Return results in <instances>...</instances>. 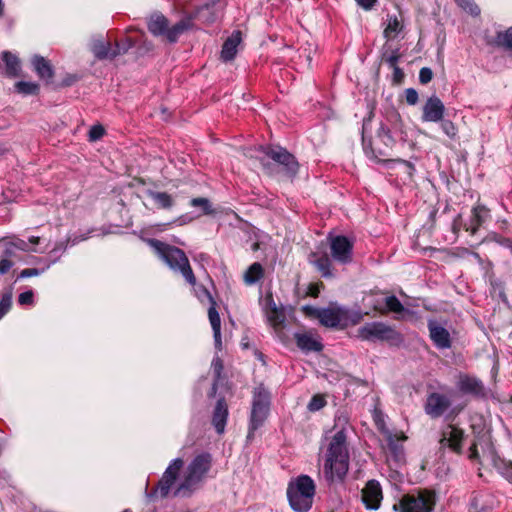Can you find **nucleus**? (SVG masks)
Returning <instances> with one entry per match:
<instances>
[{
  "mask_svg": "<svg viewBox=\"0 0 512 512\" xmlns=\"http://www.w3.org/2000/svg\"><path fill=\"white\" fill-rule=\"evenodd\" d=\"M265 276V270L261 263H252L244 272L243 281L246 285L251 286L263 279Z\"/></svg>",
  "mask_w": 512,
  "mask_h": 512,
  "instance_id": "obj_28",
  "label": "nucleus"
},
{
  "mask_svg": "<svg viewBox=\"0 0 512 512\" xmlns=\"http://www.w3.org/2000/svg\"><path fill=\"white\" fill-rule=\"evenodd\" d=\"M114 47H112L111 43L109 41L104 40H97L94 41L92 45V52L95 55V57L99 60L103 59H113L112 53H113Z\"/></svg>",
  "mask_w": 512,
  "mask_h": 512,
  "instance_id": "obj_31",
  "label": "nucleus"
},
{
  "mask_svg": "<svg viewBox=\"0 0 512 512\" xmlns=\"http://www.w3.org/2000/svg\"><path fill=\"white\" fill-rule=\"evenodd\" d=\"M358 337L369 342H386L390 346L399 347L404 338L395 328L383 322L365 323L358 329Z\"/></svg>",
  "mask_w": 512,
  "mask_h": 512,
  "instance_id": "obj_9",
  "label": "nucleus"
},
{
  "mask_svg": "<svg viewBox=\"0 0 512 512\" xmlns=\"http://www.w3.org/2000/svg\"><path fill=\"white\" fill-rule=\"evenodd\" d=\"M34 302V293L32 290L22 292L18 296V303L20 305H32Z\"/></svg>",
  "mask_w": 512,
  "mask_h": 512,
  "instance_id": "obj_53",
  "label": "nucleus"
},
{
  "mask_svg": "<svg viewBox=\"0 0 512 512\" xmlns=\"http://www.w3.org/2000/svg\"><path fill=\"white\" fill-rule=\"evenodd\" d=\"M267 317L274 329L278 330L284 327L286 316L283 308H278L276 304H273L272 311H267Z\"/></svg>",
  "mask_w": 512,
  "mask_h": 512,
  "instance_id": "obj_32",
  "label": "nucleus"
},
{
  "mask_svg": "<svg viewBox=\"0 0 512 512\" xmlns=\"http://www.w3.org/2000/svg\"><path fill=\"white\" fill-rule=\"evenodd\" d=\"M32 65L38 77L46 81L52 80L54 70L51 63L40 55H35L32 59Z\"/></svg>",
  "mask_w": 512,
  "mask_h": 512,
  "instance_id": "obj_26",
  "label": "nucleus"
},
{
  "mask_svg": "<svg viewBox=\"0 0 512 512\" xmlns=\"http://www.w3.org/2000/svg\"><path fill=\"white\" fill-rule=\"evenodd\" d=\"M148 243L170 269L180 272L190 285H197L196 277L189 263V259L182 249L158 239H149Z\"/></svg>",
  "mask_w": 512,
  "mask_h": 512,
  "instance_id": "obj_3",
  "label": "nucleus"
},
{
  "mask_svg": "<svg viewBox=\"0 0 512 512\" xmlns=\"http://www.w3.org/2000/svg\"><path fill=\"white\" fill-rule=\"evenodd\" d=\"M440 126H441L442 131L450 139H454L456 137L458 129H457L456 125L451 120L443 118L442 121H440Z\"/></svg>",
  "mask_w": 512,
  "mask_h": 512,
  "instance_id": "obj_43",
  "label": "nucleus"
},
{
  "mask_svg": "<svg viewBox=\"0 0 512 512\" xmlns=\"http://www.w3.org/2000/svg\"><path fill=\"white\" fill-rule=\"evenodd\" d=\"M294 339L297 347L304 352H320L323 349L322 343L310 333H295Z\"/></svg>",
  "mask_w": 512,
  "mask_h": 512,
  "instance_id": "obj_22",
  "label": "nucleus"
},
{
  "mask_svg": "<svg viewBox=\"0 0 512 512\" xmlns=\"http://www.w3.org/2000/svg\"><path fill=\"white\" fill-rule=\"evenodd\" d=\"M433 78V71L429 67H422L419 71V82L423 85L428 84Z\"/></svg>",
  "mask_w": 512,
  "mask_h": 512,
  "instance_id": "obj_51",
  "label": "nucleus"
},
{
  "mask_svg": "<svg viewBox=\"0 0 512 512\" xmlns=\"http://www.w3.org/2000/svg\"><path fill=\"white\" fill-rule=\"evenodd\" d=\"M105 135V128L101 124L93 125L88 133V139L91 142H95L101 139Z\"/></svg>",
  "mask_w": 512,
  "mask_h": 512,
  "instance_id": "obj_47",
  "label": "nucleus"
},
{
  "mask_svg": "<svg viewBox=\"0 0 512 512\" xmlns=\"http://www.w3.org/2000/svg\"><path fill=\"white\" fill-rule=\"evenodd\" d=\"M347 311L342 308H323L319 322L329 328L346 327Z\"/></svg>",
  "mask_w": 512,
  "mask_h": 512,
  "instance_id": "obj_16",
  "label": "nucleus"
},
{
  "mask_svg": "<svg viewBox=\"0 0 512 512\" xmlns=\"http://www.w3.org/2000/svg\"><path fill=\"white\" fill-rule=\"evenodd\" d=\"M212 369L216 379H219L224 369V364L220 357H216L213 359Z\"/></svg>",
  "mask_w": 512,
  "mask_h": 512,
  "instance_id": "obj_54",
  "label": "nucleus"
},
{
  "mask_svg": "<svg viewBox=\"0 0 512 512\" xmlns=\"http://www.w3.org/2000/svg\"><path fill=\"white\" fill-rule=\"evenodd\" d=\"M373 420L375 425L379 430H383L385 427V422L383 418V413L381 410L375 409L373 413Z\"/></svg>",
  "mask_w": 512,
  "mask_h": 512,
  "instance_id": "obj_56",
  "label": "nucleus"
},
{
  "mask_svg": "<svg viewBox=\"0 0 512 512\" xmlns=\"http://www.w3.org/2000/svg\"><path fill=\"white\" fill-rule=\"evenodd\" d=\"M349 469V452L344 429L337 431L328 446L324 470L327 478L343 480Z\"/></svg>",
  "mask_w": 512,
  "mask_h": 512,
  "instance_id": "obj_2",
  "label": "nucleus"
},
{
  "mask_svg": "<svg viewBox=\"0 0 512 512\" xmlns=\"http://www.w3.org/2000/svg\"><path fill=\"white\" fill-rule=\"evenodd\" d=\"M355 2L362 9L369 11L378 3V0H355Z\"/></svg>",
  "mask_w": 512,
  "mask_h": 512,
  "instance_id": "obj_57",
  "label": "nucleus"
},
{
  "mask_svg": "<svg viewBox=\"0 0 512 512\" xmlns=\"http://www.w3.org/2000/svg\"><path fill=\"white\" fill-rule=\"evenodd\" d=\"M469 458L471 460H478L479 459V452H478V448H477V443L474 442L471 444L470 448H469Z\"/></svg>",
  "mask_w": 512,
  "mask_h": 512,
  "instance_id": "obj_59",
  "label": "nucleus"
},
{
  "mask_svg": "<svg viewBox=\"0 0 512 512\" xmlns=\"http://www.w3.org/2000/svg\"><path fill=\"white\" fill-rule=\"evenodd\" d=\"M459 6L469 12L471 15L477 16L480 14V8L472 0H455Z\"/></svg>",
  "mask_w": 512,
  "mask_h": 512,
  "instance_id": "obj_46",
  "label": "nucleus"
},
{
  "mask_svg": "<svg viewBox=\"0 0 512 512\" xmlns=\"http://www.w3.org/2000/svg\"><path fill=\"white\" fill-rule=\"evenodd\" d=\"M40 274H41V270H39L37 268H25L19 273L17 280L34 277V276H39Z\"/></svg>",
  "mask_w": 512,
  "mask_h": 512,
  "instance_id": "obj_55",
  "label": "nucleus"
},
{
  "mask_svg": "<svg viewBox=\"0 0 512 512\" xmlns=\"http://www.w3.org/2000/svg\"><path fill=\"white\" fill-rule=\"evenodd\" d=\"M429 336L434 345L439 349H449L452 341L449 331L434 320L428 322Z\"/></svg>",
  "mask_w": 512,
  "mask_h": 512,
  "instance_id": "obj_17",
  "label": "nucleus"
},
{
  "mask_svg": "<svg viewBox=\"0 0 512 512\" xmlns=\"http://www.w3.org/2000/svg\"><path fill=\"white\" fill-rule=\"evenodd\" d=\"M451 406L450 399L441 393L432 392L427 396L425 413L432 419L440 418Z\"/></svg>",
  "mask_w": 512,
  "mask_h": 512,
  "instance_id": "obj_14",
  "label": "nucleus"
},
{
  "mask_svg": "<svg viewBox=\"0 0 512 512\" xmlns=\"http://www.w3.org/2000/svg\"><path fill=\"white\" fill-rule=\"evenodd\" d=\"M391 69H393L392 84L393 85H401L405 79V73H404L403 69L400 68L398 65L391 67Z\"/></svg>",
  "mask_w": 512,
  "mask_h": 512,
  "instance_id": "obj_52",
  "label": "nucleus"
},
{
  "mask_svg": "<svg viewBox=\"0 0 512 512\" xmlns=\"http://www.w3.org/2000/svg\"><path fill=\"white\" fill-rule=\"evenodd\" d=\"M310 263L313 264L323 278H332V262L327 254L318 255L316 252L310 254Z\"/></svg>",
  "mask_w": 512,
  "mask_h": 512,
  "instance_id": "obj_24",
  "label": "nucleus"
},
{
  "mask_svg": "<svg viewBox=\"0 0 512 512\" xmlns=\"http://www.w3.org/2000/svg\"><path fill=\"white\" fill-rule=\"evenodd\" d=\"M212 467V455L208 452L198 454L186 468L184 479L174 491V496L189 497L198 489Z\"/></svg>",
  "mask_w": 512,
  "mask_h": 512,
  "instance_id": "obj_4",
  "label": "nucleus"
},
{
  "mask_svg": "<svg viewBox=\"0 0 512 512\" xmlns=\"http://www.w3.org/2000/svg\"><path fill=\"white\" fill-rule=\"evenodd\" d=\"M402 27L397 16H389L388 24L384 29L383 35L386 39H392L402 30Z\"/></svg>",
  "mask_w": 512,
  "mask_h": 512,
  "instance_id": "obj_35",
  "label": "nucleus"
},
{
  "mask_svg": "<svg viewBox=\"0 0 512 512\" xmlns=\"http://www.w3.org/2000/svg\"><path fill=\"white\" fill-rule=\"evenodd\" d=\"M392 162H398V163H401L403 165H405L408 169V174L409 176H412L414 171H415V166L412 162L408 161V160H404V159H400V158H397V159H392L391 160V163Z\"/></svg>",
  "mask_w": 512,
  "mask_h": 512,
  "instance_id": "obj_58",
  "label": "nucleus"
},
{
  "mask_svg": "<svg viewBox=\"0 0 512 512\" xmlns=\"http://www.w3.org/2000/svg\"><path fill=\"white\" fill-rule=\"evenodd\" d=\"M353 246V242L346 236L337 235L330 238L331 256L341 264L352 262Z\"/></svg>",
  "mask_w": 512,
  "mask_h": 512,
  "instance_id": "obj_11",
  "label": "nucleus"
},
{
  "mask_svg": "<svg viewBox=\"0 0 512 512\" xmlns=\"http://www.w3.org/2000/svg\"><path fill=\"white\" fill-rule=\"evenodd\" d=\"M12 291L4 292L0 298V320L12 309Z\"/></svg>",
  "mask_w": 512,
  "mask_h": 512,
  "instance_id": "obj_39",
  "label": "nucleus"
},
{
  "mask_svg": "<svg viewBox=\"0 0 512 512\" xmlns=\"http://www.w3.org/2000/svg\"><path fill=\"white\" fill-rule=\"evenodd\" d=\"M371 116L372 114L368 118H365L362 125V145L364 153L367 157L378 163H391L392 159L389 158V156L396 141L392 137L390 129L383 123H381L377 129L375 138L367 139L366 133L371 124Z\"/></svg>",
  "mask_w": 512,
  "mask_h": 512,
  "instance_id": "obj_1",
  "label": "nucleus"
},
{
  "mask_svg": "<svg viewBox=\"0 0 512 512\" xmlns=\"http://www.w3.org/2000/svg\"><path fill=\"white\" fill-rule=\"evenodd\" d=\"M213 338H214L215 348L220 351L222 349L221 331L213 332Z\"/></svg>",
  "mask_w": 512,
  "mask_h": 512,
  "instance_id": "obj_60",
  "label": "nucleus"
},
{
  "mask_svg": "<svg viewBox=\"0 0 512 512\" xmlns=\"http://www.w3.org/2000/svg\"><path fill=\"white\" fill-rule=\"evenodd\" d=\"M242 41V33L239 30H235L232 32L231 36H229L223 43L221 49V59L224 62L232 61L237 54V47Z\"/></svg>",
  "mask_w": 512,
  "mask_h": 512,
  "instance_id": "obj_21",
  "label": "nucleus"
},
{
  "mask_svg": "<svg viewBox=\"0 0 512 512\" xmlns=\"http://www.w3.org/2000/svg\"><path fill=\"white\" fill-rule=\"evenodd\" d=\"M265 301H266V306H267L268 311H272L273 304H276L274 299H273L272 294H268L266 296V298H265Z\"/></svg>",
  "mask_w": 512,
  "mask_h": 512,
  "instance_id": "obj_62",
  "label": "nucleus"
},
{
  "mask_svg": "<svg viewBox=\"0 0 512 512\" xmlns=\"http://www.w3.org/2000/svg\"><path fill=\"white\" fill-rule=\"evenodd\" d=\"M270 393L262 385L255 388L253 392L252 408L249 418L247 439L254 438L255 432L261 428L270 411Z\"/></svg>",
  "mask_w": 512,
  "mask_h": 512,
  "instance_id": "obj_8",
  "label": "nucleus"
},
{
  "mask_svg": "<svg viewBox=\"0 0 512 512\" xmlns=\"http://www.w3.org/2000/svg\"><path fill=\"white\" fill-rule=\"evenodd\" d=\"M464 437L463 429L449 424L446 430L442 431L439 443L442 447H448L452 452L460 455L463 451Z\"/></svg>",
  "mask_w": 512,
  "mask_h": 512,
  "instance_id": "obj_12",
  "label": "nucleus"
},
{
  "mask_svg": "<svg viewBox=\"0 0 512 512\" xmlns=\"http://www.w3.org/2000/svg\"><path fill=\"white\" fill-rule=\"evenodd\" d=\"M228 415L229 410L226 399L224 397H220L215 404L212 415V425L219 435L223 434L225 431Z\"/></svg>",
  "mask_w": 512,
  "mask_h": 512,
  "instance_id": "obj_19",
  "label": "nucleus"
},
{
  "mask_svg": "<svg viewBox=\"0 0 512 512\" xmlns=\"http://www.w3.org/2000/svg\"><path fill=\"white\" fill-rule=\"evenodd\" d=\"M402 54L399 48H393L385 44L381 49L380 62L387 64L389 68L397 66Z\"/></svg>",
  "mask_w": 512,
  "mask_h": 512,
  "instance_id": "obj_29",
  "label": "nucleus"
},
{
  "mask_svg": "<svg viewBox=\"0 0 512 512\" xmlns=\"http://www.w3.org/2000/svg\"><path fill=\"white\" fill-rule=\"evenodd\" d=\"M15 91L22 95H38L39 84L35 82L18 81L14 84Z\"/></svg>",
  "mask_w": 512,
  "mask_h": 512,
  "instance_id": "obj_33",
  "label": "nucleus"
},
{
  "mask_svg": "<svg viewBox=\"0 0 512 512\" xmlns=\"http://www.w3.org/2000/svg\"><path fill=\"white\" fill-rule=\"evenodd\" d=\"M315 494V482L306 474H301L288 483L287 499L295 512H308L313 505Z\"/></svg>",
  "mask_w": 512,
  "mask_h": 512,
  "instance_id": "obj_5",
  "label": "nucleus"
},
{
  "mask_svg": "<svg viewBox=\"0 0 512 512\" xmlns=\"http://www.w3.org/2000/svg\"><path fill=\"white\" fill-rule=\"evenodd\" d=\"M263 153L271 159L274 164L263 163L264 169L268 174L273 175L275 172V165L278 166V173H281L286 178H294L299 170V163L295 156L291 154L286 148L281 146L268 145L262 147Z\"/></svg>",
  "mask_w": 512,
  "mask_h": 512,
  "instance_id": "obj_6",
  "label": "nucleus"
},
{
  "mask_svg": "<svg viewBox=\"0 0 512 512\" xmlns=\"http://www.w3.org/2000/svg\"><path fill=\"white\" fill-rule=\"evenodd\" d=\"M147 197L151 198L158 209L170 210L174 206L172 195L167 192H159L154 190L146 191Z\"/></svg>",
  "mask_w": 512,
  "mask_h": 512,
  "instance_id": "obj_27",
  "label": "nucleus"
},
{
  "mask_svg": "<svg viewBox=\"0 0 512 512\" xmlns=\"http://www.w3.org/2000/svg\"><path fill=\"white\" fill-rule=\"evenodd\" d=\"M77 81V77L75 75H68L62 82V86L68 87Z\"/></svg>",
  "mask_w": 512,
  "mask_h": 512,
  "instance_id": "obj_61",
  "label": "nucleus"
},
{
  "mask_svg": "<svg viewBox=\"0 0 512 512\" xmlns=\"http://www.w3.org/2000/svg\"><path fill=\"white\" fill-rule=\"evenodd\" d=\"M383 498L382 488L377 480H369L362 489V501L367 509L377 510Z\"/></svg>",
  "mask_w": 512,
  "mask_h": 512,
  "instance_id": "obj_15",
  "label": "nucleus"
},
{
  "mask_svg": "<svg viewBox=\"0 0 512 512\" xmlns=\"http://www.w3.org/2000/svg\"><path fill=\"white\" fill-rule=\"evenodd\" d=\"M388 448H389V451L391 452V454L394 456V458L397 461H400L403 459L404 449H403L402 445H399L396 441H394L393 439L390 438L389 442H388Z\"/></svg>",
  "mask_w": 512,
  "mask_h": 512,
  "instance_id": "obj_45",
  "label": "nucleus"
},
{
  "mask_svg": "<svg viewBox=\"0 0 512 512\" xmlns=\"http://www.w3.org/2000/svg\"><path fill=\"white\" fill-rule=\"evenodd\" d=\"M190 206L192 207H199L202 210V213L204 215H212L215 213L214 209L212 208L211 202L209 199L204 197H197L190 200Z\"/></svg>",
  "mask_w": 512,
  "mask_h": 512,
  "instance_id": "obj_38",
  "label": "nucleus"
},
{
  "mask_svg": "<svg viewBox=\"0 0 512 512\" xmlns=\"http://www.w3.org/2000/svg\"><path fill=\"white\" fill-rule=\"evenodd\" d=\"M195 291L197 298L201 302L207 300L210 305H212L213 302H216L210 291L204 285H197Z\"/></svg>",
  "mask_w": 512,
  "mask_h": 512,
  "instance_id": "obj_44",
  "label": "nucleus"
},
{
  "mask_svg": "<svg viewBox=\"0 0 512 512\" xmlns=\"http://www.w3.org/2000/svg\"><path fill=\"white\" fill-rule=\"evenodd\" d=\"M490 218V209L478 203L472 207L469 224H466L464 228L467 232H470L471 235H475L480 227Z\"/></svg>",
  "mask_w": 512,
  "mask_h": 512,
  "instance_id": "obj_18",
  "label": "nucleus"
},
{
  "mask_svg": "<svg viewBox=\"0 0 512 512\" xmlns=\"http://www.w3.org/2000/svg\"><path fill=\"white\" fill-rule=\"evenodd\" d=\"M446 108L442 100L435 94L427 98L422 106V122L438 123L444 118Z\"/></svg>",
  "mask_w": 512,
  "mask_h": 512,
  "instance_id": "obj_13",
  "label": "nucleus"
},
{
  "mask_svg": "<svg viewBox=\"0 0 512 512\" xmlns=\"http://www.w3.org/2000/svg\"><path fill=\"white\" fill-rule=\"evenodd\" d=\"M2 59L5 63L6 75L10 78L18 77L21 69L19 58L9 51H4Z\"/></svg>",
  "mask_w": 512,
  "mask_h": 512,
  "instance_id": "obj_30",
  "label": "nucleus"
},
{
  "mask_svg": "<svg viewBox=\"0 0 512 512\" xmlns=\"http://www.w3.org/2000/svg\"><path fill=\"white\" fill-rule=\"evenodd\" d=\"M202 13H197V10L195 11L194 15H190L186 18L181 19L179 22L174 24L172 27H167V30L164 34V37L169 43H175L178 41V38L181 34H183L185 31L189 30L192 26V20L200 16Z\"/></svg>",
  "mask_w": 512,
  "mask_h": 512,
  "instance_id": "obj_20",
  "label": "nucleus"
},
{
  "mask_svg": "<svg viewBox=\"0 0 512 512\" xmlns=\"http://www.w3.org/2000/svg\"><path fill=\"white\" fill-rule=\"evenodd\" d=\"M12 251L6 250L4 255L0 258V276L7 274L14 266V261L11 259Z\"/></svg>",
  "mask_w": 512,
  "mask_h": 512,
  "instance_id": "obj_42",
  "label": "nucleus"
},
{
  "mask_svg": "<svg viewBox=\"0 0 512 512\" xmlns=\"http://www.w3.org/2000/svg\"><path fill=\"white\" fill-rule=\"evenodd\" d=\"M385 306L387 308V311L393 312V313L400 314L405 310L403 304L394 295H391V296H388L385 298Z\"/></svg>",
  "mask_w": 512,
  "mask_h": 512,
  "instance_id": "obj_40",
  "label": "nucleus"
},
{
  "mask_svg": "<svg viewBox=\"0 0 512 512\" xmlns=\"http://www.w3.org/2000/svg\"><path fill=\"white\" fill-rule=\"evenodd\" d=\"M325 288L322 281L310 283L307 287L306 295L312 298H318L321 290Z\"/></svg>",
  "mask_w": 512,
  "mask_h": 512,
  "instance_id": "obj_48",
  "label": "nucleus"
},
{
  "mask_svg": "<svg viewBox=\"0 0 512 512\" xmlns=\"http://www.w3.org/2000/svg\"><path fill=\"white\" fill-rule=\"evenodd\" d=\"M135 45V41L131 37H125L115 42L112 57L125 54L130 48Z\"/></svg>",
  "mask_w": 512,
  "mask_h": 512,
  "instance_id": "obj_36",
  "label": "nucleus"
},
{
  "mask_svg": "<svg viewBox=\"0 0 512 512\" xmlns=\"http://www.w3.org/2000/svg\"><path fill=\"white\" fill-rule=\"evenodd\" d=\"M208 318L213 332L221 331V318L217 311V303L213 302L208 309Z\"/></svg>",
  "mask_w": 512,
  "mask_h": 512,
  "instance_id": "obj_37",
  "label": "nucleus"
},
{
  "mask_svg": "<svg viewBox=\"0 0 512 512\" xmlns=\"http://www.w3.org/2000/svg\"><path fill=\"white\" fill-rule=\"evenodd\" d=\"M17 247L21 250H27V243L23 240H20L19 244H17Z\"/></svg>",
  "mask_w": 512,
  "mask_h": 512,
  "instance_id": "obj_64",
  "label": "nucleus"
},
{
  "mask_svg": "<svg viewBox=\"0 0 512 512\" xmlns=\"http://www.w3.org/2000/svg\"><path fill=\"white\" fill-rule=\"evenodd\" d=\"M327 404V401L322 394H315L312 396L311 400L309 401L307 408L310 412H316L325 407Z\"/></svg>",
  "mask_w": 512,
  "mask_h": 512,
  "instance_id": "obj_41",
  "label": "nucleus"
},
{
  "mask_svg": "<svg viewBox=\"0 0 512 512\" xmlns=\"http://www.w3.org/2000/svg\"><path fill=\"white\" fill-rule=\"evenodd\" d=\"M183 465L184 461L182 458L174 459L166 468L162 477L157 482L156 486L153 487L150 491L146 490V497L148 498V500L154 501L158 497L166 498L169 495L172 486L178 479L180 471L183 468ZM147 488L148 483L146 484V489Z\"/></svg>",
  "mask_w": 512,
  "mask_h": 512,
  "instance_id": "obj_10",
  "label": "nucleus"
},
{
  "mask_svg": "<svg viewBox=\"0 0 512 512\" xmlns=\"http://www.w3.org/2000/svg\"><path fill=\"white\" fill-rule=\"evenodd\" d=\"M301 311L303 312V314L306 317L315 318V319L319 320L321 312H322V309L315 308V307L310 306V305H304V306H302Z\"/></svg>",
  "mask_w": 512,
  "mask_h": 512,
  "instance_id": "obj_50",
  "label": "nucleus"
},
{
  "mask_svg": "<svg viewBox=\"0 0 512 512\" xmlns=\"http://www.w3.org/2000/svg\"><path fill=\"white\" fill-rule=\"evenodd\" d=\"M458 387L461 392L465 394H472L474 396L484 395V386L481 380L464 375L460 378Z\"/></svg>",
  "mask_w": 512,
  "mask_h": 512,
  "instance_id": "obj_23",
  "label": "nucleus"
},
{
  "mask_svg": "<svg viewBox=\"0 0 512 512\" xmlns=\"http://www.w3.org/2000/svg\"><path fill=\"white\" fill-rule=\"evenodd\" d=\"M405 101L408 105L414 106L419 101V94L414 88H407L404 91Z\"/></svg>",
  "mask_w": 512,
  "mask_h": 512,
  "instance_id": "obj_49",
  "label": "nucleus"
},
{
  "mask_svg": "<svg viewBox=\"0 0 512 512\" xmlns=\"http://www.w3.org/2000/svg\"><path fill=\"white\" fill-rule=\"evenodd\" d=\"M169 25L168 19L161 13H153L147 22L149 32L154 36H163Z\"/></svg>",
  "mask_w": 512,
  "mask_h": 512,
  "instance_id": "obj_25",
  "label": "nucleus"
},
{
  "mask_svg": "<svg viewBox=\"0 0 512 512\" xmlns=\"http://www.w3.org/2000/svg\"><path fill=\"white\" fill-rule=\"evenodd\" d=\"M437 502L434 490L419 488L416 493L404 494L393 509L398 512H433Z\"/></svg>",
  "mask_w": 512,
  "mask_h": 512,
  "instance_id": "obj_7",
  "label": "nucleus"
},
{
  "mask_svg": "<svg viewBox=\"0 0 512 512\" xmlns=\"http://www.w3.org/2000/svg\"><path fill=\"white\" fill-rule=\"evenodd\" d=\"M495 43L498 47L512 51V27H509L505 31L497 32Z\"/></svg>",
  "mask_w": 512,
  "mask_h": 512,
  "instance_id": "obj_34",
  "label": "nucleus"
},
{
  "mask_svg": "<svg viewBox=\"0 0 512 512\" xmlns=\"http://www.w3.org/2000/svg\"><path fill=\"white\" fill-rule=\"evenodd\" d=\"M28 241L32 245H38L40 243V237H38V236H31V237H29Z\"/></svg>",
  "mask_w": 512,
  "mask_h": 512,
  "instance_id": "obj_63",
  "label": "nucleus"
}]
</instances>
